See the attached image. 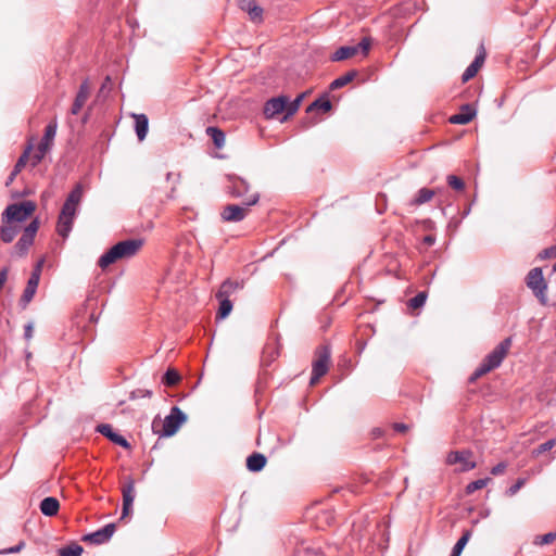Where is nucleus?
Listing matches in <instances>:
<instances>
[{
  "label": "nucleus",
  "mask_w": 556,
  "mask_h": 556,
  "mask_svg": "<svg viewBox=\"0 0 556 556\" xmlns=\"http://www.w3.org/2000/svg\"><path fill=\"white\" fill-rule=\"evenodd\" d=\"M226 179H227V185H226L227 192L232 198H242L243 195H245L249 192L250 185L242 177L237 176L235 174H228V175H226Z\"/></svg>",
  "instance_id": "ddd939ff"
},
{
  "label": "nucleus",
  "mask_w": 556,
  "mask_h": 556,
  "mask_svg": "<svg viewBox=\"0 0 556 556\" xmlns=\"http://www.w3.org/2000/svg\"><path fill=\"white\" fill-rule=\"evenodd\" d=\"M507 468V464L505 462H501L491 469V473L493 476H500L505 472Z\"/></svg>",
  "instance_id": "3c124183"
},
{
  "label": "nucleus",
  "mask_w": 556,
  "mask_h": 556,
  "mask_svg": "<svg viewBox=\"0 0 556 556\" xmlns=\"http://www.w3.org/2000/svg\"><path fill=\"white\" fill-rule=\"evenodd\" d=\"M476 115V110L470 104H464L457 114L450 117V123L457 125H466L472 121Z\"/></svg>",
  "instance_id": "412c9836"
},
{
  "label": "nucleus",
  "mask_w": 556,
  "mask_h": 556,
  "mask_svg": "<svg viewBox=\"0 0 556 556\" xmlns=\"http://www.w3.org/2000/svg\"><path fill=\"white\" fill-rule=\"evenodd\" d=\"M372 434L376 438H378V437H380L382 434V430L380 428H376V429H374Z\"/></svg>",
  "instance_id": "13d9d810"
},
{
  "label": "nucleus",
  "mask_w": 556,
  "mask_h": 556,
  "mask_svg": "<svg viewBox=\"0 0 556 556\" xmlns=\"http://www.w3.org/2000/svg\"><path fill=\"white\" fill-rule=\"evenodd\" d=\"M358 53V47L354 46H342L339 49L334 51V53L331 55V61L339 62L346 60L349 58L354 56Z\"/></svg>",
  "instance_id": "bb28decb"
},
{
  "label": "nucleus",
  "mask_w": 556,
  "mask_h": 556,
  "mask_svg": "<svg viewBox=\"0 0 556 556\" xmlns=\"http://www.w3.org/2000/svg\"><path fill=\"white\" fill-rule=\"evenodd\" d=\"M266 457L261 453H253L247 458V468L252 472L261 471L266 465Z\"/></svg>",
  "instance_id": "393cba45"
},
{
  "label": "nucleus",
  "mask_w": 556,
  "mask_h": 556,
  "mask_svg": "<svg viewBox=\"0 0 556 556\" xmlns=\"http://www.w3.org/2000/svg\"><path fill=\"white\" fill-rule=\"evenodd\" d=\"M555 445H556V440L551 439V440H547L544 443L540 444L538 446V448L535 450V452H536V454H542V453H545V452L552 450Z\"/></svg>",
  "instance_id": "c03bdc74"
},
{
  "label": "nucleus",
  "mask_w": 556,
  "mask_h": 556,
  "mask_svg": "<svg viewBox=\"0 0 556 556\" xmlns=\"http://www.w3.org/2000/svg\"><path fill=\"white\" fill-rule=\"evenodd\" d=\"M555 539H556V532H548L541 536H538L536 543L542 544V545L551 544L555 541Z\"/></svg>",
  "instance_id": "49530a36"
},
{
  "label": "nucleus",
  "mask_w": 556,
  "mask_h": 556,
  "mask_svg": "<svg viewBox=\"0 0 556 556\" xmlns=\"http://www.w3.org/2000/svg\"><path fill=\"white\" fill-rule=\"evenodd\" d=\"M166 180H167L168 182H172V184H173V186H172V188H170V191H169V193H168V195H167V197H168V199H173V198H174V193H175V191H176V187H177V185L179 184V180H180V174H179V173L168 172V173L166 174Z\"/></svg>",
  "instance_id": "ea45409f"
},
{
  "label": "nucleus",
  "mask_w": 556,
  "mask_h": 556,
  "mask_svg": "<svg viewBox=\"0 0 556 556\" xmlns=\"http://www.w3.org/2000/svg\"><path fill=\"white\" fill-rule=\"evenodd\" d=\"M244 282L238 280L226 279L216 292V299H229L239 290H242Z\"/></svg>",
  "instance_id": "aec40b11"
},
{
  "label": "nucleus",
  "mask_w": 556,
  "mask_h": 556,
  "mask_svg": "<svg viewBox=\"0 0 556 556\" xmlns=\"http://www.w3.org/2000/svg\"><path fill=\"white\" fill-rule=\"evenodd\" d=\"M356 76H357V71H355V70L349 71L344 75H342V76L336 78L333 81H331L329 88H330V90L340 89V88L344 87L345 85H348L349 83H351Z\"/></svg>",
  "instance_id": "c85d7f7f"
},
{
  "label": "nucleus",
  "mask_w": 556,
  "mask_h": 556,
  "mask_svg": "<svg viewBox=\"0 0 556 556\" xmlns=\"http://www.w3.org/2000/svg\"><path fill=\"white\" fill-rule=\"evenodd\" d=\"M17 175L18 174H15V169L13 168V170L11 172V174L9 175V177H8L7 181H5V186L7 187L10 186Z\"/></svg>",
  "instance_id": "4d7b16f0"
},
{
  "label": "nucleus",
  "mask_w": 556,
  "mask_h": 556,
  "mask_svg": "<svg viewBox=\"0 0 556 556\" xmlns=\"http://www.w3.org/2000/svg\"><path fill=\"white\" fill-rule=\"evenodd\" d=\"M180 379L181 377L176 369L168 368L162 378V382L167 387H174L180 381Z\"/></svg>",
  "instance_id": "473e14b6"
},
{
  "label": "nucleus",
  "mask_w": 556,
  "mask_h": 556,
  "mask_svg": "<svg viewBox=\"0 0 556 556\" xmlns=\"http://www.w3.org/2000/svg\"><path fill=\"white\" fill-rule=\"evenodd\" d=\"M437 194V190L429 188H421L416 193V197L410 200L409 205L419 206L429 202Z\"/></svg>",
  "instance_id": "a878e982"
},
{
  "label": "nucleus",
  "mask_w": 556,
  "mask_h": 556,
  "mask_svg": "<svg viewBox=\"0 0 556 556\" xmlns=\"http://www.w3.org/2000/svg\"><path fill=\"white\" fill-rule=\"evenodd\" d=\"M97 431L108 438L111 442L124 447L129 448V442L119 433H116L113 427L109 424H101L97 427Z\"/></svg>",
  "instance_id": "a211bd4d"
},
{
  "label": "nucleus",
  "mask_w": 556,
  "mask_h": 556,
  "mask_svg": "<svg viewBox=\"0 0 556 556\" xmlns=\"http://www.w3.org/2000/svg\"><path fill=\"white\" fill-rule=\"evenodd\" d=\"M122 495H123V509H122L121 519H124L131 513L132 503L136 497L135 480L130 476L125 478L124 484L122 486Z\"/></svg>",
  "instance_id": "9b49d317"
},
{
  "label": "nucleus",
  "mask_w": 556,
  "mask_h": 556,
  "mask_svg": "<svg viewBox=\"0 0 556 556\" xmlns=\"http://www.w3.org/2000/svg\"><path fill=\"white\" fill-rule=\"evenodd\" d=\"M83 186L77 184L74 189L68 193L58 218L56 230L62 238H67L72 228L73 222L77 213V207L83 199Z\"/></svg>",
  "instance_id": "f03ea898"
},
{
  "label": "nucleus",
  "mask_w": 556,
  "mask_h": 556,
  "mask_svg": "<svg viewBox=\"0 0 556 556\" xmlns=\"http://www.w3.org/2000/svg\"><path fill=\"white\" fill-rule=\"evenodd\" d=\"M33 331H34V329H33V325L30 323L25 325V327H24V337H25L26 340L31 339Z\"/></svg>",
  "instance_id": "603ef678"
},
{
  "label": "nucleus",
  "mask_w": 556,
  "mask_h": 556,
  "mask_svg": "<svg viewBox=\"0 0 556 556\" xmlns=\"http://www.w3.org/2000/svg\"><path fill=\"white\" fill-rule=\"evenodd\" d=\"M39 228V222L37 219L31 220L28 226L24 229L21 238L14 245L17 254L24 255L27 253L29 247L34 242V238Z\"/></svg>",
  "instance_id": "9d476101"
},
{
  "label": "nucleus",
  "mask_w": 556,
  "mask_h": 556,
  "mask_svg": "<svg viewBox=\"0 0 556 556\" xmlns=\"http://www.w3.org/2000/svg\"><path fill=\"white\" fill-rule=\"evenodd\" d=\"M447 465H459L457 469L460 472L470 471L476 468L477 463L473 460V454L470 450L451 451L446 456Z\"/></svg>",
  "instance_id": "1a4fd4ad"
},
{
  "label": "nucleus",
  "mask_w": 556,
  "mask_h": 556,
  "mask_svg": "<svg viewBox=\"0 0 556 556\" xmlns=\"http://www.w3.org/2000/svg\"><path fill=\"white\" fill-rule=\"evenodd\" d=\"M553 269L556 273V263L554 264Z\"/></svg>",
  "instance_id": "052dcab7"
},
{
  "label": "nucleus",
  "mask_w": 556,
  "mask_h": 556,
  "mask_svg": "<svg viewBox=\"0 0 556 556\" xmlns=\"http://www.w3.org/2000/svg\"><path fill=\"white\" fill-rule=\"evenodd\" d=\"M24 546H25V542L21 541L15 546L0 551V554H15V553L21 552L24 548Z\"/></svg>",
  "instance_id": "09e8293b"
},
{
  "label": "nucleus",
  "mask_w": 556,
  "mask_h": 556,
  "mask_svg": "<svg viewBox=\"0 0 556 556\" xmlns=\"http://www.w3.org/2000/svg\"><path fill=\"white\" fill-rule=\"evenodd\" d=\"M135 130L139 141H142L148 134L149 119L146 114H134Z\"/></svg>",
  "instance_id": "b1692460"
},
{
  "label": "nucleus",
  "mask_w": 556,
  "mask_h": 556,
  "mask_svg": "<svg viewBox=\"0 0 556 556\" xmlns=\"http://www.w3.org/2000/svg\"><path fill=\"white\" fill-rule=\"evenodd\" d=\"M370 46L371 39L369 37H364L355 47H358V51H362V53L366 56L369 52Z\"/></svg>",
  "instance_id": "37998d69"
},
{
  "label": "nucleus",
  "mask_w": 556,
  "mask_h": 556,
  "mask_svg": "<svg viewBox=\"0 0 556 556\" xmlns=\"http://www.w3.org/2000/svg\"><path fill=\"white\" fill-rule=\"evenodd\" d=\"M526 483L525 478H519L517 481L506 490L508 496H514Z\"/></svg>",
  "instance_id": "79ce46f5"
},
{
  "label": "nucleus",
  "mask_w": 556,
  "mask_h": 556,
  "mask_svg": "<svg viewBox=\"0 0 556 556\" xmlns=\"http://www.w3.org/2000/svg\"><path fill=\"white\" fill-rule=\"evenodd\" d=\"M35 210L36 204L33 201H24L22 203L10 204L1 215L2 224L24 222L33 215Z\"/></svg>",
  "instance_id": "423d86ee"
},
{
  "label": "nucleus",
  "mask_w": 556,
  "mask_h": 556,
  "mask_svg": "<svg viewBox=\"0 0 556 556\" xmlns=\"http://www.w3.org/2000/svg\"><path fill=\"white\" fill-rule=\"evenodd\" d=\"M88 117H89V113H87V114L84 116L83 122H84V123H85V122H87Z\"/></svg>",
  "instance_id": "bf43d9fd"
},
{
  "label": "nucleus",
  "mask_w": 556,
  "mask_h": 556,
  "mask_svg": "<svg viewBox=\"0 0 556 556\" xmlns=\"http://www.w3.org/2000/svg\"><path fill=\"white\" fill-rule=\"evenodd\" d=\"M304 97L305 93H300L293 101H290L288 99L287 115H285L283 121H286L287 118H289L290 116L294 115L298 112Z\"/></svg>",
  "instance_id": "72a5a7b5"
},
{
  "label": "nucleus",
  "mask_w": 556,
  "mask_h": 556,
  "mask_svg": "<svg viewBox=\"0 0 556 556\" xmlns=\"http://www.w3.org/2000/svg\"><path fill=\"white\" fill-rule=\"evenodd\" d=\"M427 300V293L426 292H418L415 296L409 299L408 306L413 309L420 308L425 305Z\"/></svg>",
  "instance_id": "4c0bfd02"
},
{
  "label": "nucleus",
  "mask_w": 556,
  "mask_h": 556,
  "mask_svg": "<svg viewBox=\"0 0 556 556\" xmlns=\"http://www.w3.org/2000/svg\"><path fill=\"white\" fill-rule=\"evenodd\" d=\"M434 242H435V238H434L433 236H431V235H428V236H426V237L424 238V243H425L426 245H428V247L433 245V244H434Z\"/></svg>",
  "instance_id": "5fc2aeb1"
},
{
  "label": "nucleus",
  "mask_w": 556,
  "mask_h": 556,
  "mask_svg": "<svg viewBox=\"0 0 556 556\" xmlns=\"http://www.w3.org/2000/svg\"><path fill=\"white\" fill-rule=\"evenodd\" d=\"M40 511L48 517L55 516L60 509V503L58 498L53 496L45 497L40 503Z\"/></svg>",
  "instance_id": "5701e85b"
},
{
  "label": "nucleus",
  "mask_w": 556,
  "mask_h": 556,
  "mask_svg": "<svg viewBox=\"0 0 556 556\" xmlns=\"http://www.w3.org/2000/svg\"><path fill=\"white\" fill-rule=\"evenodd\" d=\"M206 134L211 137L213 140L214 146L217 149H222L225 144V132L215 126H210L206 128Z\"/></svg>",
  "instance_id": "c756f323"
},
{
  "label": "nucleus",
  "mask_w": 556,
  "mask_h": 556,
  "mask_svg": "<svg viewBox=\"0 0 556 556\" xmlns=\"http://www.w3.org/2000/svg\"><path fill=\"white\" fill-rule=\"evenodd\" d=\"M539 257L541 260H546V258H553V257H556V244L555 245H552V247H548L544 250H542L540 253H539Z\"/></svg>",
  "instance_id": "a18cd8bd"
},
{
  "label": "nucleus",
  "mask_w": 556,
  "mask_h": 556,
  "mask_svg": "<svg viewBox=\"0 0 556 556\" xmlns=\"http://www.w3.org/2000/svg\"><path fill=\"white\" fill-rule=\"evenodd\" d=\"M31 144H29L25 151L22 153V155L18 157L16 164L14 165V169H15V174H20V172L25 167L28 159H29V153L31 151Z\"/></svg>",
  "instance_id": "58836bf2"
},
{
  "label": "nucleus",
  "mask_w": 556,
  "mask_h": 556,
  "mask_svg": "<svg viewBox=\"0 0 556 556\" xmlns=\"http://www.w3.org/2000/svg\"><path fill=\"white\" fill-rule=\"evenodd\" d=\"M471 534H472L471 530H465L463 532V535L458 539V541L454 545L450 556H460L463 549L465 548L466 544L470 540Z\"/></svg>",
  "instance_id": "7c9ffc66"
},
{
  "label": "nucleus",
  "mask_w": 556,
  "mask_h": 556,
  "mask_svg": "<svg viewBox=\"0 0 556 556\" xmlns=\"http://www.w3.org/2000/svg\"><path fill=\"white\" fill-rule=\"evenodd\" d=\"M40 274H41V262L36 265L34 270L30 274V277L27 281L26 288L24 289V292L21 296L20 303L23 307H26V305L33 300L38 285L40 280Z\"/></svg>",
  "instance_id": "f8f14e48"
},
{
  "label": "nucleus",
  "mask_w": 556,
  "mask_h": 556,
  "mask_svg": "<svg viewBox=\"0 0 556 556\" xmlns=\"http://www.w3.org/2000/svg\"><path fill=\"white\" fill-rule=\"evenodd\" d=\"M511 345V338H506L502 342H500L492 352H490L482 363L476 368V370L472 372V375L469 378L470 382L476 381L477 379L481 378L482 376L486 375L491 370L497 368L505 356L508 353V350Z\"/></svg>",
  "instance_id": "7ed1b4c3"
},
{
  "label": "nucleus",
  "mask_w": 556,
  "mask_h": 556,
  "mask_svg": "<svg viewBox=\"0 0 556 556\" xmlns=\"http://www.w3.org/2000/svg\"><path fill=\"white\" fill-rule=\"evenodd\" d=\"M143 243V239L140 238L119 241L100 256L98 266L105 269L117 261L129 260L138 254Z\"/></svg>",
  "instance_id": "f257e3e1"
},
{
  "label": "nucleus",
  "mask_w": 556,
  "mask_h": 556,
  "mask_svg": "<svg viewBox=\"0 0 556 556\" xmlns=\"http://www.w3.org/2000/svg\"><path fill=\"white\" fill-rule=\"evenodd\" d=\"M56 130H58V121H56V117H54L46 126L45 134L38 144V148H39V150H41V152H48L51 150V148L53 146V140L56 135Z\"/></svg>",
  "instance_id": "f3484780"
},
{
  "label": "nucleus",
  "mask_w": 556,
  "mask_h": 556,
  "mask_svg": "<svg viewBox=\"0 0 556 556\" xmlns=\"http://www.w3.org/2000/svg\"><path fill=\"white\" fill-rule=\"evenodd\" d=\"M47 152H41V150H39V148H37V151L33 154L31 156V165L35 167L37 166L41 161L42 159L45 157Z\"/></svg>",
  "instance_id": "8fccbe9b"
},
{
  "label": "nucleus",
  "mask_w": 556,
  "mask_h": 556,
  "mask_svg": "<svg viewBox=\"0 0 556 556\" xmlns=\"http://www.w3.org/2000/svg\"><path fill=\"white\" fill-rule=\"evenodd\" d=\"M331 351L327 345H320L316 350V359L312 365L311 386H315L329 370Z\"/></svg>",
  "instance_id": "6e6552de"
},
{
  "label": "nucleus",
  "mask_w": 556,
  "mask_h": 556,
  "mask_svg": "<svg viewBox=\"0 0 556 556\" xmlns=\"http://www.w3.org/2000/svg\"><path fill=\"white\" fill-rule=\"evenodd\" d=\"M115 523H108L103 528L84 535L83 541L90 542L93 544H103L108 542L115 532Z\"/></svg>",
  "instance_id": "2eb2a0df"
},
{
  "label": "nucleus",
  "mask_w": 556,
  "mask_h": 556,
  "mask_svg": "<svg viewBox=\"0 0 556 556\" xmlns=\"http://www.w3.org/2000/svg\"><path fill=\"white\" fill-rule=\"evenodd\" d=\"M20 228L17 226L11 224H3L0 227V239L4 243H10L14 240L17 235Z\"/></svg>",
  "instance_id": "cd10ccee"
},
{
  "label": "nucleus",
  "mask_w": 556,
  "mask_h": 556,
  "mask_svg": "<svg viewBox=\"0 0 556 556\" xmlns=\"http://www.w3.org/2000/svg\"><path fill=\"white\" fill-rule=\"evenodd\" d=\"M331 102L326 99V98H318L317 100H315L314 102H312L307 109H306V112L309 113V112H313L315 110H320L323 112H328L331 110Z\"/></svg>",
  "instance_id": "2f4dec72"
},
{
  "label": "nucleus",
  "mask_w": 556,
  "mask_h": 556,
  "mask_svg": "<svg viewBox=\"0 0 556 556\" xmlns=\"http://www.w3.org/2000/svg\"><path fill=\"white\" fill-rule=\"evenodd\" d=\"M219 302V308L217 311V318H226L232 311V302L229 299H217Z\"/></svg>",
  "instance_id": "f704fd0d"
},
{
  "label": "nucleus",
  "mask_w": 556,
  "mask_h": 556,
  "mask_svg": "<svg viewBox=\"0 0 556 556\" xmlns=\"http://www.w3.org/2000/svg\"><path fill=\"white\" fill-rule=\"evenodd\" d=\"M186 420L187 415L178 406H173L169 415H167L162 422V430L157 429L160 422L156 419L153 420L152 428L155 433H159L162 437H172L178 431L180 426L186 422Z\"/></svg>",
  "instance_id": "20e7f679"
},
{
  "label": "nucleus",
  "mask_w": 556,
  "mask_h": 556,
  "mask_svg": "<svg viewBox=\"0 0 556 556\" xmlns=\"http://www.w3.org/2000/svg\"><path fill=\"white\" fill-rule=\"evenodd\" d=\"M8 279V269L3 268L0 270V285H4Z\"/></svg>",
  "instance_id": "6e6d98bb"
},
{
  "label": "nucleus",
  "mask_w": 556,
  "mask_h": 556,
  "mask_svg": "<svg viewBox=\"0 0 556 556\" xmlns=\"http://www.w3.org/2000/svg\"><path fill=\"white\" fill-rule=\"evenodd\" d=\"M152 391L144 390V389H137L131 392V399H139V397H151Z\"/></svg>",
  "instance_id": "de8ad7c7"
},
{
  "label": "nucleus",
  "mask_w": 556,
  "mask_h": 556,
  "mask_svg": "<svg viewBox=\"0 0 556 556\" xmlns=\"http://www.w3.org/2000/svg\"><path fill=\"white\" fill-rule=\"evenodd\" d=\"M288 97L279 96L267 100L264 104V115L266 118H274L280 113L287 114Z\"/></svg>",
  "instance_id": "4468645a"
},
{
  "label": "nucleus",
  "mask_w": 556,
  "mask_h": 556,
  "mask_svg": "<svg viewBox=\"0 0 556 556\" xmlns=\"http://www.w3.org/2000/svg\"><path fill=\"white\" fill-rule=\"evenodd\" d=\"M447 184L451 188H453L456 191H463L465 189V182L462 178L455 176V175H448L447 176Z\"/></svg>",
  "instance_id": "a19ab883"
},
{
  "label": "nucleus",
  "mask_w": 556,
  "mask_h": 556,
  "mask_svg": "<svg viewBox=\"0 0 556 556\" xmlns=\"http://www.w3.org/2000/svg\"><path fill=\"white\" fill-rule=\"evenodd\" d=\"M490 481H491L490 478H482V479H477L475 481H471L466 486V493L467 494H472L473 492H476L478 490H481L484 486H486Z\"/></svg>",
  "instance_id": "e433bc0d"
},
{
  "label": "nucleus",
  "mask_w": 556,
  "mask_h": 556,
  "mask_svg": "<svg viewBox=\"0 0 556 556\" xmlns=\"http://www.w3.org/2000/svg\"><path fill=\"white\" fill-rule=\"evenodd\" d=\"M393 429L396 432H405L408 429V426L403 422L393 424Z\"/></svg>",
  "instance_id": "864d4df0"
},
{
  "label": "nucleus",
  "mask_w": 556,
  "mask_h": 556,
  "mask_svg": "<svg viewBox=\"0 0 556 556\" xmlns=\"http://www.w3.org/2000/svg\"><path fill=\"white\" fill-rule=\"evenodd\" d=\"M484 60H485V50H484L483 46L481 45L479 52L475 56V60L469 64V66L465 70V72L462 75V79L464 83L470 80L471 78H473L477 75L478 71L483 65Z\"/></svg>",
  "instance_id": "6ab92c4d"
},
{
  "label": "nucleus",
  "mask_w": 556,
  "mask_h": 556,
  "mask_svg": "<svg viewBox=\"0 0 556 556\" xmlns=\"http://www.w3.org/2000/svg\"><path fill=\"white\" fill-rule=\"evenodd\" d=\"M89 97H90V86H89L88 80L86 79L80 84V86L78 88V91L76 93V97H75L74 102L71 108V113L73 115H77L81 111V109L84 108L86 102L88 101Z\"/></svg>",
  "instance_id": "dca6fc26"
},
{
  "label": "nucleus",
  "mask_w": 556,
  "mask_h": 556,
  "mask_svg": "<svg viewBox=\"0 0 556 556\" xmlns=\"http://www.w3.org/2000/svg\"><path fill=\"white\" fill-rule=\"evenodd\" d=\"M83 551L84 549L79 544L73 543L71 545L60 548L59 556H80Z\"/></svg>",
  "instance_id": "c9c22d12"
},
{
  "label": "nucleus",
  "mask_w": 556,
  "mask_h": 556,
  "mask_svg": "<svg viewBox=\"0 0 556 556\" xmlns=\"http://www.w3.org/2000/svg\"><path fill=\"white\" fill-rule=\"evenodd\" d=\"M239 7L249 14L253 22L262 21L263 9L256 4L255 0H239Z\"/></svg>",
  "instance_id": "4be33fe9"
},
{
  "label": "nucleus",
  "mask_w": 556,
  "mask_h": 556,
  "mask_svg": "<svg viewBox=\"0 0 556 556\" xmlns=\"http://www.w3.org/2000/svg\"><path fill=\"white\" fill-rule=\"evenodd\" d=\"M526 285L532 291L541 305H547V283L544 279L542 268H532L526 277Z\"/></svg>",
  "instance_id": "39448f33"
},
{
  "label": "nucleus",
  "mask_w": 556,
  "mask_h": 556,
  "mask_svg": "<svg viewBox=\"0 0 556 556\" xmlns=\"http://www.w3.org/2000/svg\"><path fill=\"white\" fill-rule=\"evenodd\" d=\"M260 201V193L254 192L242 201L243 206L237 204H228L222 212V217L225 222H241L248 214V207L255 205Z\"/></svg>",
  "instance_id": "0eeeda50"
}]
</instances>
